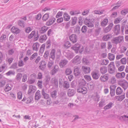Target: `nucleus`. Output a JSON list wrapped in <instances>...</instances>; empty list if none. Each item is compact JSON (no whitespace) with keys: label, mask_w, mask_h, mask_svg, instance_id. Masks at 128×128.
Masks as SVG:
<instances>
[{"label":"nucleus","mask_w":128,"mask_h":128,"mask_svg":"<svg viewBox=\"0 0 128 128\" xmlns=\"http://www.w3.org/2000/svg\"><path fill=\"white\" fill-rule=\"evenodd\" d=\"M72 48L76 53H77L78 50H80V52L81 53L84 50L83 46L78 43L76 44Z\"/></svg>","instance_id":"f257e3e1"},{"label":"nucleus","mask_w":128,"mask_h":128,"mask_svg":"<svg viewBox=\"0 0 128 128\" xmlns=\"http://www.w3.org/2000/svg\"><path fill=\"white\" fill-rule=\"evenodd\" d=\"M64 55L68 60H70L74 56V54L68 50H65L63 53Z\"/></svg>","instance_id":"f03ea898"},{"label":"nucleus","mask_w":128,"mask_h":128,"mask_svg":"<svg viewBox=\"0 0 128 128\" xmlns=\"http://www.w3.org/2000/svg\"><path fill=\"white\" fill-rule=\"evenodd\" d=\"M124 39L123 36H119L114 38L112 40V41L113 44H117L123 41Z\"/></svg>","instance_id":"7ed1b4c3"},{"label":"nucleus","mask_w":128,"mask_h":128,"mask_svg":"<svg viewBox=\"0 0 128 128\" xmlns=\"http://www.w3.org/2000/svg\"><path fill=\"white\" fill-rule=\"evenodd\" d=\"M114 63L113 62H111L108 66V71L109 73L111 74L114 73L116 71V69Z\"/></svg>","instance_id":"20e7f679"},{"label":"nucleus","mask_w":128,"mask_h":128,"mask_svg":"<svg viewBox=\"0 0 128 128\" xmlns=\"http://www.w3.org/2000/svg\"><path fill=\"white\" fill-rule=\"evenodd\" d=\"M85 24L88 27L90 28H92L94 27V24L91 20L90 19L86 18L84 20Z\"/></svg>","instance_id":"39448f33"},{"label":"nucleus","mask_w":128,"mask_h":128,"mask_svg":"<svg viewBox=\"0 0 128 128\" xmlns=\"http://www.w3.org/2000/svg\"><path fill=\"white\" fill-rule=\"evenodd\" d=\"M91 74L93 78L95 80L98 79L100 76L99 72L97 70L93 71Z\"/></svg>","instance_id":"423d86ee"},{"label":"nucleus","mask_w":128,"mask_h":128,"mask_svg":"<svg viewBox=\"0 0 128 128\" xmlns=\"http://www.w3.org/2000/svg\"><path fill=\"white\" fill-rule=\"evenodd\" d=\"M77 91L78 92L84 94H86L87 92V88L86 87L82 86H78Z\"/></svg>","instance_id":"0eeeda50"},{"label":"nucleus","mask_w":128,"mask_h":128,"mask_svg":"<svg viewBox=\"0 0 128 128\" xmlns=\"http://www.w3.org/2000/svg\"><path fill=\"white\" fill-rule=\"evenodd\" d=\"M80 56H76L72 60V62L74 64H78L80 63Z\"/></svg>","instance_id":"6e6552de"},{"label":"nucleus","mask_w":128,"mask_h":128,"mask_svg":"<svg viewBox=\"0 0 128 128\" xmlns=\"http://www.w3.org/2000/svg\"><path fill=\"white\" fill-rule=\"evenodd\" d=\"M120 85L125 90L128 87V82L125 80H123L120 82Z\"/></svg>","instance_id":"1a4fd4ad"},{"label":"nucleus","mask_w":128,"mask_h":128,"mask_svg":"<svg viewBox=\"0 0 128 128\" xmlns=\"http://www.w3.org/2000/svg\"><path fill=\"white\" fill-rule=\"evenodd\" d=\"M36 88L35 86L31 85L30 86L28 94H30L34 93L36 91Z\"/></svg>","instance_id":"9d476101"},{"label":"nucleus","mask_w":128,"mask_h":128,"mask_svg":"<svg viewBox=\"0 0 128 128\" xmlns=\"http://www.w3.org/2000/svg\"><path fill=\"white\" fill-rule=\"evenodd\" d=\"M69 38L72 43H74L77 42V36L75 34H72L70 36Z\"/></svg>","instance_id":"9b49d317"},{"label":"nucleus","mask_w":128,"mask_h":128,"mask_svg":"<svg viewBox=\"0 0 128 128\" xmlns=\"http://www.w3.org/2000/svg\"><path fill=\"white\" fill-rule=\"evenodd\" d=\"M74 72L75 76H79L81 73V70L80 68L76 67H74Z\"/></svg>","instance_id":"f8f14e48"},{"label":"nucleus","mask_w":128,"mask_h":128,"mask_svg":"<svg viewBox=\"0 0 128 128\" xmlns=\"http://www.w3.org/2000/svg\"><path fill=\"white\" fill-rule=\"evenodd\" d=\"M82 69L83 72L85 74H88L90 72L91 70L90 67L87 66H83Z\"/></svg>","instance_id":"ddd939ff"},{"label":"nucleus","mask_w":128,"mask_h":128,"mask_svg":"<svg viewBox=\"0 0 128 128\" xmlns=\"http://www.w3.org/2000/svg\"><path fill=\"white\" fill-rule=\"evenodd\" d=\"M40 65L39 67V68L42 70H43L45 68L46 63L44 61L42 60L40 63Z\"/></svg>","instance_id":"4468645a"},{"label":"nucleus","mask_w":128,"mask_h":128,"mask_svg":"<svg viewBox=\"0 0 128 128\" xmlns=\"http://www.w3.org/2000/svg\"><path fill=\"white\" fill-rule=\"evenodd\" d=\"M56 19L53 17H51L48 21L46 24L48 26H50L52 25L55 21Z\"/></svg>","instance_id":"2eb2a0df"},{"label":"nucleus","mask_w":128,"mask_h":128,"mask_svg":"<svg viewBox=\"0 0 128 128\" xmlns=\"http://www.w3.org/2000/svg\"><path fill=\"white\" fill-rule=\"evenodd\" d=\"M68 62V60L66 59L62 60H60L59 65L61 68H62L66 65Z\"/></svg>","instance_id":"dca6fc26"},{"label":"nucleus","mask_w":128,"mask_h":128,"mask_svg":"<svg viewBox=\"0 0 128 128\" xmlns=\"http://www.w3.org/2000/svg\"><path fill=\"white\" fill-rule=\"evenodd\" d=\"M120 26L119 24L116 25L114 28V32L116 35H118L120 32Z\"/></svg>","instance_id":"f3484780"},{"label":"nucleus","mask_w":128,"mask_h":128,"mask_svg":"<svg viewBox=\"0 0 128 128\" xmlns=\"http://www.w3.org/2000/svg\"><path fill=\"white\" fill-rule=\"evenodd\" d=\"M58 68L59 67L58 65H55L53 67L52 70L51 71L52 75H54L58 72Z\"/></svg>","instance_id":"a211bd4d"},{"label":"nucleus","mask_w":128,"mask_h":128,"mask_svg":"<svg viewBox=\"0 0 128 128\" xmlns=\"http://www.w3.org/2000/svg\"><path fill=\"white\" fill-rule=\"evenodd\" d=\"M113 25V24L112 23L110 24L107 27L104 29V32L106 33L109 32L112 28Z\"/></svg>","instance_id":"6ab92c4d"},{"label":"nucleus","mask_w":128,"mask_h":128,"mask_svg":"<svg viewBox=\"0 0 128 128\" xmlns=\"http://www.w3.org/2000/svg\"><path fill=\"white\" fill-rule=\"evenodd\" d=\"M108 74H106L103 76H102L100 77V79L102 82H105L108 80Z\"/></svg>","instance_id":"aec40b11"},{"label":"nucleus","mask_w":128,"mask_h":128,"mask_svg":"<svg viewBox=\"0 0 128 128\" xmlns=\"http://www.w3.org/2000/svg\"><path fill=\"white\" fill-rule=\"evenodd\" d=\"M125 76V73L124 72L117 73L116 76L118 78H123Z\"/></svg>","instance_id":"412c9836"},{"label":"nucleus","mask_w":128,"mask_h":128,"mask_svg":"<svg viewBox=\"0 0 128 128\" xmlns=\"http://www.w3.org/2000/svg\"><path fill=\"white\" fill-rule=\"evenodd\" d=\"M45 46L46 44L45 43L43 44L41 46L38 53L40 55H42L44 52V50Z\"/></svg>","instance_id":"4be33fe9"},{"label":"nucleus","mask_w":128,"mask_h":128,"mask_svg":"<svg viewBox=\"0 0 128 128\" xmlns=\"http://www.w3.org/2000/svg\"><path fill=\"white\" fill-rule=\"evenodd\" d=\"M76 93V91L73 89H70L68 90L67 94L69 96H72Z\"/></svg>","instance_id":"5701e85b"},{"label":"nucleus","mask_w":128,"mask_h":128,"mask_svg":"<svg viewBox=\"0 0 128 128\" xmlns=\"http://www.w3.org/2000/svg\"><path fill=\"white\" fill-rule=\"evenodd\" d=\"M12 32L16 34H17L19 33L20 32V30L18 28L15 26H13L11 29Z\"/></svg>","instance_id":"b1692460"},{"label":"nucleus","mask_w":128,"mask_h":128,"mask_svg":"<svg viewBox=\"0 0 128 128\" xmlns=\"http://www.w3.org/2000/svg\"><path fill=\"white\" fill-rule=\"evenodd\" d=\"M47 39L46 35L41 36L39 40V41L40 43H42L44 42Z\"/></svg>","instance_id":"393cba45"},{"label":"nucleus","mask_w":128,"mask_h":128,"mask_svg":"<svg viewBox=\"0 0 128 128\" xmlns=\"http://www.w3.org/2000/svg\"><path fill=\"white\" fill-rule=\"evenodd\" d=\"M39 46L40 44L38 42L34 43L32 46L33 50L37 51L38 50Z\"/></svg>","instance_id":"a878e982"},{"label":"nucleus","mask_w":128,"mask_h":128,"mask_svg":"<svg viewBox=\"0 0 128 128\" xmlns=\"http://www.w3.org/2000/svg\"><path fill=\"white\" fill-rule=\"evenodd\" d=\"M56 50L53 49L52 50L50 54V57L52 60H54L55 56Z\"/></svg>","instance_id":"bb28decb"},{"label":"nucleus","mask_w":128,"mask_h":128,"mask_svg":"<svg viewBox=\"0 0 128 128\" xmlns=\"http://www.w3.org/2000/svg\"><path fill=\"white\" fill-rule=\"evenodd\" d=\"M41 93L44 99H47L50 98L49 94L45 92V89L44 88L42 89L41 92Z\"/></svg>","instance_id":"cd10ccee"},{"label":"nucleus","mask_w":128,"mask_h":128,"mask_svg":"<svg viewBox=\"0 0 128 128\" xmlns=\"http://www.w3.org/2000/svg\"><path fill=\"white\" fill-rule=\"evenodd\" d=\"M48 27L46 26H44L41 28L39 30V33L40 34H43L45 32L48 30Z\"/></svg>","instance_id":"c85d7f7f"},{"label":"nucleus","mask_w":128,"mask_h":128,"mask_svg":"<svg viewBox=\"0 0 128 128\" xmlns=\"http://www.w3.org/2000/svg\"><path fill=\"white\" fill-rule=\"evenodd\" d=\"M112 37V36L111 34H106L102 37V40L104 41H107Z\"/></svg>","instance_id":"c756f323"},{"label":"nucleus","mask_w":128,"mask_h":128,"mask_svg":"<svg viewBox=\"0 0 128 128\" xmlns=\"http://www.w3.org/2000/svg\"><path fill=\"white\" fill-rule=\"evenodd\" d=\"M57 92L54 90L50 93L51 97L54 99H55L57 97Z\"/></svg>","instance_id":"7c9ffc66"},{"label":"nucleus","mask_w":128,"mask_h":128,"mask_svg":"<svg viewBox=\"0 0 128 128\" xmlns=\"http://www.w3.org/2000/svg\"><path fill=\"white\" fill-rule=\"evenodd\" d=\"M63 86L64 90H66L70 87L69 84L68 82L64 81V82Z\"/></svg>","instance_id":"2f4dec72"},{"label":"nucleus","mask_w":128,"mask_h":128,"mask_svg":"<svg viewBox=\"0 0 128 128\" xmlns=\"http://www.w3.org/2000/svg\"><path fill=\"white\" fill-rule=\"evenodd\" d=\"M108 23V20L107 18H105L101 22L100 24L102 26H106Z\"/></svg>","instance_id":"473e14b6"},{"label":"nucleus","mask_w":128,"mask_h":128,"mask_svg":"<svg viewBox=\"0 0 128 128\" xmlns=\"http://www.w3.org/2000/svg\"><path fill=\"white\" fill-rule=\"evenodd\" d=\"M86 82L84 79L81 80L79 83L78 86L84 87L86 84Z\"/></svg>","instance_id":"72a5a7b5"},{"label":"nucleus","mask_w":128,"mask_h":128,"mask_svg":"<svg viewBox=\"0 0 128 128\" xmlns=\"http://www.w3.org/2000/svg\"><path fill=\"white\" fill-rule=\"evenodd\" d=\"M41 97L40 92L39 90H38L35 94V99L36 100H38Z\"/></svg>","instance_id":"f704fd0d"},{"label":"nucleus","mask_w":128,"mask_h":128,"mask_svg":"<svg viewBox=\"0 0 128 128\" xmlns=\"http://www.w3.org/2000/svg\"><path fill=\"white\" fill-rule=\"evenodd\" d=\"M18 25L22 28H24L25 27V22L23 20H19L18 22Z\"/></svg>","instance_id":"c9c22d12"},{"label":"nucleus","mask_w":128,"mask_h":128,"mask_svg":"<svg viewBox=\"0 0 128 128\" xmlns=\"http://www.w3.org/2000/svg\"><path fill=\"white\" fill-rule=\"evenodd\" d=\"M15 72L14 71L12 70H10L6 73L5 74L6 76H9L11 75H14L15 74Z\"/></svg>","instance_id":"e433bc0d"},{"label":"nucleus","mask_w":128,"mask_h":128,"mask_svg":"<svg viewBox=\"0 0 128 128\" xmlns=\"http://www.w3.org/2000/svg\"><path fill=\"white\" fill-rule=\"evenodd\" d=\"M107 68L106 66H103L101 67L100 68V71L102 74L105 73L107 71Z\"/></svg>","instance_id":"4c0bfd02"},{"label":"nucleus","mask_w":128,"mask_h":128,"mask_svg":"<svg viewBox=\"0 0 128 128\" xmlns=\"http://www.w3.org/2000/svg\"><path fill=\"white\" fill-rule=\"evenodd\" d=\"M113 104L112 102H110L107 105L104 107V109L105 110H107L108 109L112 107L113 106Z\"/></svg>","instance_id":"58836bf2"},{"label":"nucleus","mask_w":128,"mask_h":128,"mask_svg":"<svg viewBox=\"0 0 128 128\" xmlns=\"http://www.w3.org/2000/svg\"><path fill=\"white\" fill-rule=\"evenodd\" d=\"M7 64L5 63H3L0 67V72H2L7 68Z\"/></svg>","instance_id":"ea45409f"},{"label":"nucleus","mask_w":128,"mask_h":128,"mask_svg":"<svg viewBox=\"0 0 128 128\" xmlns=\"http://www.w3.org/2000/svg\"><path fill=\"white\" fill-rule=\"evenodd\" d=\"M123 92L121 88L118 87L117 88L116 90V94L117 95H118L121 94Z\"/></svg>","instance_id":"a19ab883"},{"label":"nucleus","mask_w":128,"mask_h":128,"mask_svg":"<svg viewBox=\"0 0 128 128\" xmlns=\"http://www.w3.org/2000/svg\"><path fill=\"white\" fill-rule=\"evenodd\" d=\"M127 22V20H125L124 21L123 23L122 24L121 26V30L122 32H124V30L125 27L126 26V25H125V24Z\"/></svg>","instance_id":"79ce46f5"},{"label":"nucleus","mask_w":128,"mask_h":128,"mask_svg":"<svg viewBox=\"0 0 128 128\" xmlns=\"http://www.w3.org/2000/svg\"><path fill=\"white\" fill-rule=\"evenodd\" d=\"M64 20L66 21H69L70 18L69 16L66 13H64Z\"/></svg>","instance_id":"37998d69"},{"label":"nucleus","mask_w":128,"mask_h":128,"mask_svg":"<svg viewBox=\"0 0 128 128\" xmlns=\"http://www.w3.org/2000/svg\"><path fill=\"white\" fill-rule=\"evenodd\" d=\"M11 89V85L7 84L4 90L6 92H8Z\"/></svg>","instance_id":"c03bdc74"},{"label":"nucleus","mask_w":128,"mask_h":128,"mask_svg":"<svg viewBox=\"0 0 128 128\" xmlns=\"http://www.w3.org/2000/svg\"><path fill=\"white\" fill-rule=\"evenodd\" d=\"M72 72L71 69L69 68H66L65 70V74L66 75H68L71 74Z\"/></svg>","instance_id":"a18cd8bd"},{"label":"nucleus","mask_w":128,"mask_h":128,"mask_svg":"<svg viewBox=\"0 0 128 128\" xmlns=\"http://www.w3.org/2000/svg\"><path fill=\"white\" fill-rule=\"evenodd\" d=\"M108 59L110 61L113 60H114L115 58V56L114 54L111 53H109L108 54Z\"/></svg>","instance_id":"49530a36"},{"label":"nucleus","mask_w":128,"mask_h":128,"mask_svg":"<svg viewBox=\"0 0 128 128\" xmlns=\"http://www.w3.org/2000/svg\"><path fill=\"white\" fill-rule=\"evenodd\" d=\"M52 82L53 84H54L56 87L58 86V80L55 78H52Z\"/></svg>","instance_id":"de8ad7c7"},{"label":"nucleus","mask_w":128,"mask_h":128,"mask_svg":"<svg viewBox=\"0 0 128 128\" xmlns=\"http://www.w3.org/2000/svg\"><path fill=\"white\" fill-rule=\"evenodd\" d=\"M84 78L87 82H89L92 80V78L90 75H86L84 76Z\"/></svg>","instance_id":"09e8293b"},{"label":"nucleus","mask_w":128,"mask_h":128,"mask_svg":"<svg viewBox=\"0 0 128 128\" xmlns=\"http://www.w3.org/2000/svg\"><path fill=\"white\" fill-rule=\"evenodd\" d=\"M49 17V14H46L43 15L42 19L43 21H46L48 19Z\"/></svg>","instance_id":"8fccbe9b"},{"label":"nucleus","mask_w":128,"mask_h":128,"mask_svg":"<svg viewBox=\"0 0 128 128\" xmlns=\"http://www.w3.org/2000/svg\"><path fill=\"white\" fill-rule=\"evenodd\" d=\"M120 52L124 53L127 50V47L124 46H122L120 47Z\"/></svg>","instance_id":"3c124183"},{"label":"nucleus","mask_w":128,"mask_h":128,"mask_svg":"<svg viewBox=\"0 0 128 128\" xmlns=\"http://www.w3.org/2000/svg\"><path fill=\"white\" fill-rule=\"evenodd\" d=\"M125 98V94L122 95L120 96H117L116 98L118 99V100L122 101Z\"/></svg>","instance_id":"603ef678"},{"label":"nucleus","mask_w":128,"mask_h":128,"mask_svg":"<svg viewBox=\"0 0 128 128\" xmlns=\"http://www.w3.org/2000/svg\"><path fill=\"white\" fill-rule=\"evenodd\" d=\"M72 26H74L76 24V22L77 18L76 17H72Z\"/></svg>","instance_id":"864d4df0"},{"label":"nucleus","mask_w":128,"mask_h":128,"mask_svg":"<svg viewBox=\"0 0 128 128\" xmlns=\"http://www.w3.org/2000/svg\"><path fill=\"white\" fill-rule=\"evenodd\" d=\"M22 76V74L21 73H18L16 76V80L20 81L21 78Z\"/></svg>","instance_id":"5fc2aeb1"},{"label":"nucleus","mask_w":128,"mask_h":128,"mask_svg":"<svg viewBox=\"0 0 128 128\" xmlns=\"http://www.w3.org/2000/svg\"><path fill=\"white\" fill-rule=\"evenodd\" d=\"M105 100H102L99 102V106L100 107L102 108L105 105Z\"/></svg>","instance_id":"6e6d98bb"},{"label":"nucleus","mask_w":128,"mask_h":128,"mask_svg":"<svg viewBox=\"0 0 128 128\" xmlns=\"http://www.w3.org/2000/svg\"><path fill=\"white\" fill-rule=\"evenodd\" d=\"M128 12V9L127 8L122 10L121 12V14L122 15H125Z\"/></svg>","instance_id":"4d7b16f0"},{"label":"nucleus","mask_w":128,"mask_h":128,"mask_svg":"<svg viewBox=\"0 0 128 128\" xmlns=\"http://www.w3.org/2000/svg\"><path fill=\"white\" fill-rule=\"evenodd\" d=\"M54 64V62L53 60H50L48 62L47 64L48 67L49 68H51Z\"/></svg>","instance_id":"13d9d810"},{"label":"nucleus","mask_w":128,"mask_h":128,"mask_svg":"<svg viewBox=\"0 0 128 128\" xmlns=\"http://www.w3.org/2000/svg\"><path fill=\"white\" fill-rule=\"evenodd\" d=\"M104 10H95L94 11V14H100L103 13Z\"/></svg>","instance_id":"bf43d9fd"},{"label":"nucleus","mask_w":128,"mask_h":128,"mask_svg":"<svg viewBox=\"0 0 128 128\" xmlns=\"http://www.w3.org/2000/svg\"><path fill=\"white\" fill-rule=\"evenodd\" d=\"M120 61L122 64H126L127 62V60L126 58H122Z\"/></svg>","instance_id":"052dcab7"},{"label":"nucleus","mask_w":128,"mask_h":128,"mask_svg":"<svg viewBox=\"0 0 128 128\" xmlns=\"http://www.w3.org/2000/svg\"><path fill=\"white\" fill-rule=\"evenodd\" d=\"M87 28L86 26H84L82 28L81 31L82 33H85L86 32Z\"/></svg>","instance_id":"680f3d73"},{"label":"nucleus","mask_w":128,"mask_h":128,"mask_svg":"<svg viewBox=\"0 0 128 128\" xmlns=\"http://www.w3.org/2000/svg\"><path fill=\"white\" fill-rule=\"evenodd\" d=\"M6 38V36L5 34H2L0 37V42H3Z\"/></svg>","instance_id":"e2e57ef3"},{"label":"nucleus","mask_w":128,"mask_h":128,"mask_svg":"<svg viewBox=\"0 0 128 128\" xmlns=\"http://www.w3.org/2000/svg\"><path fill=\"white\" fill-rule=\"evenodd\" d=\"M49 51L48 50H46L45 51L44 55V58L47 59L48 58L49 55Z\"/></svg>","instance_id":"0e129e2a"},{"label":"nucleus","mask_w":128,"mask_h":128,"mask_svg":"<svg viewBox=\"0 0 128 128\" xmlns=\"http://www.w3.org/2000/svg\"><path fill=\"white\" fill-rule=\"evenodd\" d=\"M122 20L121 18H117L114 21V23L115 24H116L119 23Z\"/></svg>","instance_id":"69168bd1"},{"label":"nucleus","mask_w":128,"mask_h":128,"mask_svg":"<svg viewBox=\"0 0 128 128\" xmlns=\"http://www.w3.org/2000/svg\"><path fill=\"white\" fill-rule=\"evenodd\" d=\"M109 60H103L101 63L102 65H106L109 62Z\"/></svg>","instance_id":"338daca9"},{"label":"nucleus","mask_w":128,"mask_h":128,"mask_svg":"<svg viewBox=\"0 0 128 128\" xmlns=\"http://www.w3.org/2000/svg\"><path fill=\"white\" fill-rule=\"evenodd\" d=\"M35 32L34 31H32L30 34L28 36V38H31L35 35Z\"/></svg>","instance_id":"774afa93"}]
</instances>
